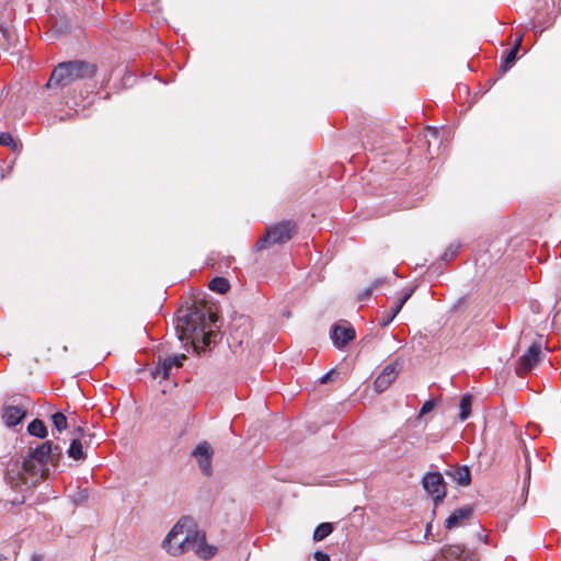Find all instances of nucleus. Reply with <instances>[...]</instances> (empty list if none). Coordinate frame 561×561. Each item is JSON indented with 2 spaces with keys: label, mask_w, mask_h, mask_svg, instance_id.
Segmentation results:
<instances>
[{
  "label": "nucleus",
  "mask_w": 561,
  "mask_h": 561,
  "mask_svg": "<svg viewBox=\"0 0 561 561\" xmlns=\"http://www.w3.org/2000/svg\"><path fill=\"white\" fill-rule=\"evenodd\" d=\"M96 65L85 60H70L58 64L46 83L47 88H67L73 83L92 79L96 73Z\"/></svg>",
  "instance_id": "2"
},
{
  "label": "nucleus",
  "mask_w": 561,
  "mask_h": 561,
  "mask_svg": "<svg viewBox=\"0 0 561 561\" xmlns=\"http://www.w3.org/2000/svg\"><path fill=\"white\" fill-rule=\"evenodd\" d=\"M428 130L433 136H436L437 130L435 128H430Z\"/></svg>",
  "instance_id": "36"
},
{
  "label": "nucleus",
  "mask_w": 561,
  "mask_h": 561,
  "mask_svg": "<svg viewBox=\"0 0 561 561\" xmlns=\"http://www.w3.org/2000/svg\"><path fill=\"white\" fill-rule=\"evenodd\" d=\"M208 314V321L211 323H215L217 321L216 313L211 312L210 310L206 311V316Z\"/></svg>",
  "instance_id": "32"
},
{
  "label": "nucleus",
  "mask_w": 561,
  "mask_h": 561,
  "mask_svg": "<svg viewBox=\"0 0 561 561\" xmlns=\"http://www.w3.org/2000/svg\"><path fill=\"white\" fill-rule=\"evenodd\" d=\"M333 374V371H329L327 374H324L321 379H320V382L321 383H327L329 380H331V375Z\"/></svg>",
  "instance_id": "33"
},
{
  "label": "nucleus",
  "mask_w": 561,
  "mask_h": 561,
  "mask_svg": "<svg viewBox=\"0 0 561 561\" xmlns=\"http://www.w3.org/2000/svg\"><path fill=\"white\" fill-rule=\"evenodd\" d=\"M208 287L213 291L226 294L230 289V284L225 277H215L209 282Z\"/></svg>",
  "instance_id": "20"
},
{
  "label": "nucleus",
  "mask_w": 561,
  "mask_h": 561,
  "mask_svg": "<svg viewBox=\"0 0 561 561\" xmlns=\"http://www.w3.org/2000/svg\"><path fill=\"white\" fill-rule=\"evenodd\" d=\"M331 339L336 347H344L355 339V330L351 325L342 327L336 324L332 329Z\"/></svg>",
  "instance_id": "13"
},
{
  "label": "nucleus",
  "mask_w": 561,
  "mask_h": 561,
  "mask_svg": "<svg viewBox=\"0 0 561 561\" xmlns=\"http://www.w3.org/2000/svg\"><path fill=\"white\" fill-rule=\"evenodd\" d=\"M215 336H216V333L213 332L211 330H209V331L204 330L203 332H199V340L203 345L202 346L198 345V347L195 350L198 351L199 348H202L203 351H205L206 347H208L210 345V343Z\"/></svg>",
  "instance_id": "26"
},
{
  "label": "nucleus",
  "mask_w": 561,
  "mask_h": 561,
  "mask_svg": "<svg viewBox=\"0 0 561 561\" xmlns=\"http://www.w3.org/2000/svg\"><path fill=\"white\" fill-rule=\"evenodd\" d=\"M297 230V224L293 220H283L268 226L265 233L256 241L253 250L261 252L275 244H284L294 238Z\"/></svg>",
  "instance_id": "4"
},
{
  "label": "nucleus",
  "mask_w": 561,
  "mask_h": 561,
  "mask_svg": "<svg viewBox=\"0 0 561 561\" xmlns=\"http://www.w3.org/2000/svg\"><path fill=\"white\" fill-rule=\"evenodd\" d=\"M399 368L397 363L388 364L374 381V389L377 393L386 391L390 385L397 379Z\"/></svg>",
  "instance_id": "10"
},
{
  "label": "nucleus",
  "mask_w": 561,
  "mask_h": 561,
  "mask_svg": "<svg viewBox=\"0 0 561 561\" xmlns=\"http://www.w3.org/2000/svg\"><path fill=\"white\" fill-rule=\"evenodd\" d=\"M198 466L204 474L210 476L211 473V456L198 458Z\"/></svg>",
  "instance_id": "27"
},
{
  "label": "nucleus",
  "mask_w": 561,
  "mask_h": 561,
  "mask_svg": "<svg viewBox=\"0 0 561 561\" xmlns=\"http://www.w3.org/2000/svg\"><path fill=\"white\" fill-rule=\"evenodd\" d=\"M62 456V448L58 444H54L51 440H46L38 445L36 448L31 449L27 457L42 460L45 467L50 463L54 467L59 465Z\"/></svg>",
  "instance_id": "5"
},
{
  "label": "nucleus",
  "mask_w": 561,
  "mask_h": 561,
  "mask_svg": "<svg viewBox=\"0 0 561 561\" xmlns=\"http://www.w3.org/2000/svg\"><path fill=\"white\" fill-rule=\"evenodd\" d=\"M208 328L205 308L192 307L187 313L178 318L176 330L180 332V339L190 340L194 348L198 347L199 332Z\"/></svg>",
  "instance_id": "3"
},
{
  "label": "nucleus",
  "mask_w": 561,
  "mask_h": 561,
  "mask_svg": "<svg viewBox=\"0 0 561 561\" xmlns=\"http://www.w3.org/2000/svg\"><path fill=\"white\" fill-rule=\"evenodd\" d=\"M473 510L471 506H463L455 510L445 522L446 529H453L460 526L465 520L472 516Z\"/></svg>",
  "instance_id": "14"
},
{
  "label": "nucleus",
  "mask_w": 561,
  "mask_h": 561,
  "mask_svg": "<svg viewBox=\"0 0 561 561\" xmlns=\"http://www.w3.org/2000/svg\"><path fill=\"white\" fill-rule=\"evenodd\" d=\"M423 488L433 497L435 505L446 496V485L439 472H427L422 480Z\"/></svg>",
  "instance_id": "7"
},
{
  "label": "nucleus",
  "mask_w": 561,
  "mask_h": 561,
  "mask_svg": "<svg viewBox=\"0 0 561 561\" xmlns=\"http://www.w3.org/2000/svg\"><path fill=\"white\" fill-rule=\"evenodd\" d=\"M522 42L523 35H518L513 44V47L506 51L504 60L501 65V69L503 72L507 71L515 62Z\"/></svg>",
  "instance_id": "16"
},
{
  "label": "nucleus",
  "mask_w": 561,
  "mask_h": 561,
  "mask_svg": "<svg viewBox=\"0 0 561 561\" xmlns=\"http://www.w3.org/2000/svg\"><path fill=\"white\" fill-rule=\"evenodd\" d=\"M51 421L57 431L61 432L67 428V417L61 412H56L51 415Z\"/></svg>",
  "instance_id": "25"
},
{
  "label": "nucleus",
  "mask_w": 561,
  "mask_h": 561,
  "mask_svg": "<svg viewBox=\"0 0 561 561\" xmlns=\"http://www.w3.org/2000/svg\"><path fill=\"white\" fill-rule=\"evenodd\" d=\"M446 476L451 478L453 481L462 486H467L471 482V472L467 466H461L453 470H447Z\"/></svg>",
  "instance_id": "15"
},
{
  "label": "nucleus",
  "mask_w": 561,
  "mask_h": 561,
  "mask_svg": "<svg viewBox=\"0 0 561 561\" xmlns=\"http://www.w3.org/2000/svg\"><path fill=\"white\" fill-rule=\"evenodd\" d=\"M381 283V279L375 280V283L370 287L366 288L363 293L358 295V300L367 299L371 295L374 288L378 287Z\"/></svg>",
  "instance_id": "28"
},
{
  "label": "nucleus",
  "mask_w": 561,
  "mask_h": 561,
  "mask_svg": "<svg viewBox=\"0 0 561 561\" xmlns=\"http://www.w3.org/2000/svg\"><path fill=\"white\" fill-rule=\"evenodd\" d=\"M455 255H456V251H453V252H450V253L445 252V253L443 254L442 259H443L444 261H448V260L453 259Z\"/></svg>",
  "instance_id": "34"
},
{
  "label": "nucleus",
  "mask_w": 561,
  "mask_h": 561,
  "mask_svg": "<svg viewBox=\"0 0 561 561\" xmlns=\"http://www.w3.org/2000/svg\"><path fill=\"white\" fill-rule=\"evenodd\" d=\"M193 456L197 459L213 456L211 446L207 442L199 443L193 450Z\"/></svg>",
  "instance_id": "24"
},
{
  "label": "nucleus",
  "mask_w": 561,
  "mask_h": 561,
  "mask_svg": "<svg viewBox=\"0 0 561 561\" xmlns=\"http://www.w3.org/2000/svg\"><path fill=\"white\" fill-rule=\"evenodd\" d=\"M185 358L186 356L184 354H180L175 356H169L163 360L159 359L158 365L151 370L152 378L168 379L171 374V369L173 367L181 368Z\"/></svg>",
  "instance_id": "9"
},
{
  "label": "nucleus",
  "mask_w": 561,
  "mask_h": 561,
  "mask_svg": "<svg viewBox=\"0 0 561 561\" xmlns=\"http://www.w3.org/2000/svg\"><path fill=\"white\" fill-rule=\"evenodd\" d=\"M432 561H472L471 556L466 552L465 547L449 545L442 548L440 552Z\"/></svg>",
  "instance_id": "11"
},
{
  "label": "nucleus",
  "mask_w": 561,
  "mask_h": 561,
  "mask_svg": "<svg viewBox=\"0 0 561 561\" xmlns=\"http://www.w3.org/2000/svg\"><path fill=\"white\" fill-rule=\"evenodd\" d=\"M26 413V408L23 405L4 404L1 410V417L8 427H13L25 419Z\"/></svg>",
  "instance_id": "12"
},
{
  "label": "nucleus",
  "mask_w": 561,
  "mask_h": 561,
  "mask_svg": "<svg viewBox=\"0 0 561 561\" xmlns=\"http://www.w3.org/2000/svg\"><path fill=\"white\" fill-rule=\"evenodd\" d=\"M22 473L25 476L24 483H27L28 478L32 483H36L48 476V467H45L42 460L25 457L22 463Z\"/></svg>",
  "instance_id": "8"
},
{
  "label": "nucleus",
  "mask_w": 561,
  "mask_h": 561,
  "mask_svg": "<svg viewBox=\"0 0 561 561\" xmlns=\"http://www.w3.org/2000/svg\"><path fill=\"white\" fill-rule=\"evenodd\" d=\"M526 465H527V476L529 477L530 476V466H529L528 455L526 456Z\"/></svg>",
  "instance_id": "35"
},
{
  "label": "nucleus",
  "mask_w": 561,
  "mask_h": 561,
  "mask_svg": "<svg viewBox=\"0 0 561 561\" xmlns=\"http://www.w3.org/2000/svg\"><path fill=\"white\" fill-rule=\"evenodd\" d=\"M542 343L540 341L534 342L524 355L520 356L515 373L519 377H524L530 369L537 366L542 357Z\"/></svg>",
  "instance_id": "6"
},
{
  "label": "nucleus",
  "mask_w": 561,
  "mask_h": 561,
  "mask_svg": "<svg viewBox=\"0 0 561 561\" xmlns=\"http://www.w3.org/2000/svg\"><path fill=\"white\" fill-rule=\"evenodd\" d=\"M314 559L317 561H330L329 554L322 552V551H316L314 552Z\"/></svg>",
  "instance_id": "31"
},
{
  "label": "nucleus",
  "mask_w": 561,
  "mask_h": 561,
  "mask_svg": "<svg viewBox=\"0 0 561 561\" xmlns=\"http://www.w3.org/2000/svg\"><path fill=\"white\" fill-rule=\"evenodd\" d=\"M435 405H436V401H435V400H428V401H426V402L422 405V408H421V410H420V414H419V416L421 417V416H423V415H425V414L430 413L431 411H433V410H434Z\"/></svg>",
  "instance_id": "29"
},
{
  "label": "nucleus",
  "mask_w": 561,
  "mask_h": 561,
  "mask_svg": "<svg viewBox=\"0 0 561 561\" xmlns=\"http://www.w3.org/2000/svg\"><path fill=\"white\" fill-rule=\"evenodd\" d=\"M68 456L75 460H84L87 455L83 451V444L81 442V438H75L72 439L68 451Z\"/></svg>",
  "instance_id": "17"
},
{
  "label": "nucleus",
  "mask_w": 561,
  "mask_h": 561,
  "mask_svg": "<svg viewBox=\"0 0 561 561\" xmlns=\"http://www.w3.org/2000/svg\"><path fill=\"white\" fill-rule=\"evenodd\" d=\"M27 432L30 435L38 437V438H45L47 436V428L43 421L35 419L33 420L28 426Z\"/></svg>",
  "instance_id": "18"
},
{
  "label": "nucleus",
  "mask_w": 561,
  "mask_h": 561,
  "mask_svg": "<svg viewBox=\"0 0 561 561\" xmlns=\"http://www.w3.org/2000/svg\"><path fill=\"white\" fill-rule=\"evenodd\" d=\"M481 540L486 541V540H488V537H481Z\"/></svg>",
  "instance_id": "37"
},
{
  "label": "nucleus",
  "mask_w": 561,
  "mask_h": 561,
  "mask_svg": "<svg viewBox=\"0 0 561 561\" xmlns=\"http://www.w3.org/2000/svg\"><path fill=\"white\" fill-rule=\"evenodd\" d=\"M471 404H472V397L470 394H465L460 399V413L459 417L461 421H465L469 417L471 413Z\"/></svg>",
  "instance_id": "23"
},
{
  "label": "nucleus",
  "mask_w": 561,
  "mask_h": 561,
  "mask_svg": "<svg viewBox=\"0 0 561 561\" xmlns=\"http://www.w3.org/2000/svg\"><path fill=\"white\" fill-rule=\"evenodd\" d=\"M162 546L172 556L194 551L201 558L209 559L216 553V548L206 543L205 533L197 530L190 517L181 518L171 528Z\"/></svg>",
  "instance_id": "1"
},
{
  "label": "nucleus",
  "mask_w": 561,
  "mask_h": 561,
  "mask_svg": "<svg viewBox=\"0 0 561 561\" xmlns=\"http://www.w3.org/2000/svg\"><path fill=\"white\" fill-rule=\"evenodd\" d=\"M334 527L331 523H321L318 525L313 531V540L321 541L327 538L332 531Z\"/></svg>",
  "instance_id": "22"
},
{
  "label": "nucleus",
  "mask_w": 561,
  "mask_h": 561,
  "mask_svg": "<svg viewBox=\"0 0 561 561\" xmlns=\"http://www.w3.org/2000/svg\"><path fill=\"white\" fill-rule=\"evenodd\" d=\"M394 318L396 317H392V313L390 310H385L380 318V325L387 327L388 324H390L393 321Z\"/></svg>",
  "instance_id": "30"
},
{
  "label": "nucleus",
  "mask_w": 561,
  "mask_h": 561,
  "mask_svg": "<svg viewBox=\"0 0 561 561\" xmlns=\"http://www.w3.org/2000/svg\"><path fill=\"white\" fill-rule=\"evenodd\" d=\"M0 146L8 147L13 152H20L22 150V144L16 141L10 133H0Z\"/></svg>",
  "instance_id": "19"
},
{
  "label": "nucleus",
  "mask_w": 561,
  "mask_h": 561,
  "mask_svg": "<svg viewBox=\"0 0 561 561\" xmlns=\"http://www.w3.org/2000/svg\"><path fill=\"white\" fill-rule=\"evenodd\" d=\"M413 293H414V287L403 289L402 295L399 298V300L396 302V305L393 307H391L389 309L392 313V317H397V314L400 312V310L402 309L404 304L411 298Z\"/></svg>",
  "instance_id": "21"
},
{
  "label": "nucleus",
  "mask_w": 561,
  "mask_h": 561,
  "mask_svg": "<svg viewBox=\"0 0 561 561\" xmlns=\"http://www.w3.org/2000/svg\"><path fill=\"white\" fill-rule=\"evenodd\" d=\"M481 540L486 541V540H488V537H481Z\"/></svg>",
  "instance_id": "38"
}]
</instances>
